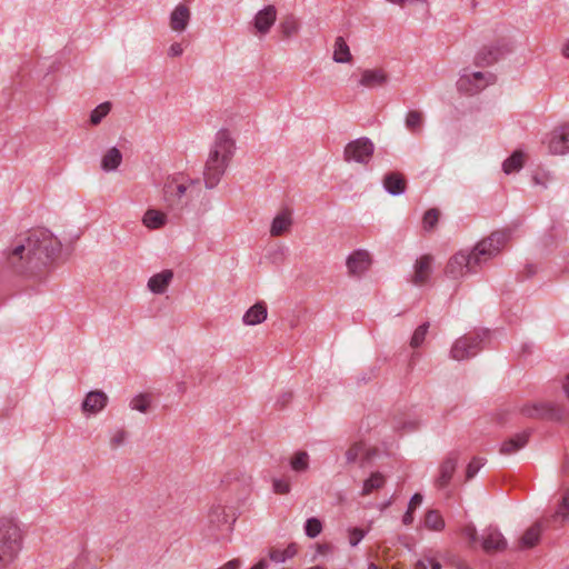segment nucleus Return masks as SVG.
Masks as SVG:
<instances>
[{
	"instance_id": "7c9ffc66",
	"label": "nucleus",
	"mask_w": 569,
	"mask_h": 569,
	"mask_svg": "<svg viewBox=\"0 0 569 569\" xmlns=\"http://www.w3.org/2000/svg\"><path fill=\"white\" fill-rule=\"evenodd\" d=\"M143 224L149 229H159L167 222V214L157 209H148L142 218Z\"/></svg>"
},
{
	"instance_id": "37998d69",
	"label": "nucleus",
	"mask_w": 569,
	"mask_h": 569,
	"mask_svg": "<svg viewBox=\"0 0 569 569\" xmlns=\"http://www.w3.org/2000/svg\"><path fill=\"white\" fill-rule=\"evenodd\" d=\"M439 216H440V212L436 208L427 210L423 214L425 229H427V230L432 229L437 224V222L439 220Z\"/></svg>"
},
{
	"instance_id": "c9c22d12",
	"label": "nucleus",
	"mask_w": 569,
	"mask_h": 569,
	"mask_svg": "<svg viewBox=\"0 0 569 569\" xmlns=\"http://www.w3.org/2000/svg\"><path fill=\"white\" fill-rule=\"evenodd\" d=\"M425 526L428 529L440 531L445 528V520L439 511L431 509L425 516Z\"/></svg>"
},
{
	"instance_id": "0eeeda50",
	"label": "nucleus",
	"mask_w": 569,
	"mask_h": 569,
	"mask_svg": "<svg viewBox=\"0 0 569 569\" xmlns=\"http://www.w3.org/2000/svg\"><path fill=\"white\" fill-rule=\"evenodd\" d=\"M521 413L528 418L553 421L569 427V410L562 405L552 402L525 405Z\"/></svg>"
},
{
	"instance_id": "2eb2a0df",
	"label": "nucleus",
	"mask_w": 569,
	"mask_h": 569,
	"mask_svg": "<svg viewBox=\"0 0 569 569\" xmlns=\"http://www.w3.org/2000/svg\"><path fill=\"white\" fill-rule=\"evenodd\" d=\"M377 448H366L363 442H355L346 452L348 463H353L360 458V467L365 468L378 455Z\"/></svg>"
},
{
	"instance_id": "4be33fe9",
	"label": "nucleus",
	"mask_w": 569,
	"mask_h": 569,
	"mask_svg": "<svg viewBox=\"0 0 569 569\" xmlns=\"http://www.w3.org/2000/svg\"><path fill=\"white\" fill-rule=\"evenodd\" d=\"M382 184L391 196H400L406 191L407 180L402 173L391 171L385 174Z\"/></svg>"
},
{
	"instance_id": "0e129e2a",
	"label": "nucleus",
	"mask_w": 569,
	"mask_h": 569,
	"mask_svg": "<svg viewBox=\"0 0 569 569\" xmlns=\"http://www.w3.org/2000/svg\"><path fill=\"white\" fill-rule=\"evenodd\" d=\"M562 388H563L566 396L569 398V373L566 376Z\"/></svg>"
},
{
	"instance_id": "a19ab883",
	"label": "nucleus",
	"mask_w": 569,
	"mask_h": 569,
	"mask_svg": "<svg viewBox=\"0 0 569 569\" xmlns=\"http://www.w3.org/2000/svg\"><path fill=\"white\" fill-rule=\"evenodd\" d=\"M130 407L133 410L146 413L150 407V397L148 395L140 393L131 400Z\"/></svg>"
},
{
	"instance_id": "393cba45",
	"label": "nucleus",
	"mask_w": 569,
	"mask_h": 569,
	"mask_svg": "<svg viewBox=\"0 0 569 569\" xmlns=\"http://www.w3.org/2000/svg\"><path fill=\"white\" fill-rule=\"evenodd\" d=\"M173 279V271L170 269L162 270L159 273L153 274L148 280V289L156 295H162L167 291L170 282Z\"/></svg>"
},
{
	"instance_id": "e2e57ef3",
	"label": "nucleus",
	"mask_w": 569,
	"mask_h": 569,
	"mask_svg": "<svg viewBox=\"0 0 569 569\" xmlns=\"http://www.w3.org/2000/svg\"><path fill=\"white\" fill-rule=\"evenodd\" d=\"M415 569H428V565H427V562H426V559H423V560H418V561L416 562Z\"/></svg>"
},
{
	"instance_id": "de8ad7c7",
	"label": "nucleus",
	"mask_w": 569,
	"mask_h": 569,
	"mask_svg": "<svg viewBox=\"0 0 569 569\" xmlns=\"http://www.w3.org/2000/svg\"><path fill=\"white\" fill-rule=\"evenodd\" d=\"M292 392L291 391H284L282 392L279 398L276 401V407L280 410L284 409L286 406L292 400Z\"/></svg>"
},
{
	"instance_id": "69168bd1",
	"label": "nucleus",
	"mask_w": 569,
	"mask_h": 569,
	"mask_svg": "<svg viewBox=\"0 0 569 569\" xmlns=\"http://www.w3.org/2000/svg\"><path fill=\"white\" fill-rule=\"evenodd\" d=\"M562 54L569 59V41L567 43H565L563 48H562Z\"/></svg>"
},
{
	"instance_id": "e433bc0d",
	"label": "nucleus",
	"mask_w": 569,
	"mask_h": 569,
	"mask_svg": "<svg viewBox=\"0 0 569 569\" xmlns=\"http://www.w3.org/2000/svg\"><path fill=\"white\" fill-rule=\"evenodd\" d=\"M323 525L322 521L317 517H310L306 520L303 530L307 537L316 538L322 531Z\"/></svg>"
},
{
	"instance_id": "680f3d73",
	"label": "nucleus",
	"mask_w": 569,
	"mask_h": 569,
	"mask_svg": "<svg viewBox=\"0 0 569 569\" xmlns=\"http://www.w3.org/2000/svg\"><path fill=\"white\" fill-rule=\"evenodd\" d=\"M419 357H420V353H419V352H413V353L411 355V358H410V361H409V368H410V369H412V368H413V366H415L416 361L419 359Z\"/></svg>"
},
{
	"instance_id": "aec40b11",
	"label": "nucleus",
	"mask_w": 569,
	"mask_h": 569,
	"mask_svg": "<svg viewBox=\"0 0 569 569\" xmlns=\"http://www.w3.org/2000/svg\"><path fill=\"white\" fill-rule=\"evenodd\" d=\"M433 257L431 254H423L416 260L413 266L412 283L421 286L427 282L428 277L431 272V264Z\"/></svg>"
},
{
	"instance_id": "c03bdc74",
	"label": "nucleus",
	"mask_w": 569,
	"mask_h": 569,
	"mask_svg": "<svg viewBox=\"0 0 569 569\" xmlns=\"http://www.w3.org/2000/svg\"><path fill=\"white\" fill-rule=\"evenodd\" d=\"M462 536L468 540L470 547H475L476 543L480 540L477 529L473 525H468L463 527Z\"/></svg>"
},
{
	"instance_id": "cd10ccee",
	"label": "nucleus",
	"mask_w": 569,
	"mask_h": 569,
	"mask_svg": "<svg viewBox=\"0 0 569 569\" xmlns=\"http://www.w3.org/2000/svg\"><path fill=\"white\" fill-rule=\"evenodd\" d=\"M425 124V113L420 110H410L405 118L406 129L412 134H420Z\"/></svg>"
},
{
	"instance_id": "4c0bfd02",
	"label": "nucleus",
	"mask_w": 569,
	"mask_h": 569,
	"mask_svg": "<svg viewBox=\"0 0 569 569\" xmlns=\"http://www.w3.org/2000/svg\"><path fill=\"white\" fill-rule=\"evenodd\" d=\"M111 102L106 101L96 107L90 113V123L92 126H98L102 119L110 112Z\"/></svg>"
},
{
	"instance_id": "c85d7f7f",
	"label": "nucleus",
	"mask_w": 569,
	"mask_h": 569,
	"mask_svg": "<svg viewBox=\"0 0 569 569\" xmlns=\"http://www.w3.org/2000/svg\"><path fill=\"white\" fill-rule=\"evenodd\" d=\"M386 476L379 471L371 472L370 476L365 479L361 496H369L373 491L381 489L386 485Z\"/></svg>"
},
{
	"instance_id": "6e6d98bb",
	"label": "nucleus",
	"mask_w": 569,
	"mask_h": 569,
	"mask_svg": "<svg viewBox=\"0 0 569 569\" xmlns=\"http://www.w3.org/2000/svg\"><path fill=\"white\" fill-rule=\"evenodd\" d=\"M415 510L412 509H407V511L405 512L403 517H402V522L403 525L406 526H409L413 522V519H415Z\"/></svg>"
},
{
	"instance_id": "774afa93",
	"label": "nucleus",
	"mask_w": 569,
	"mask_h": 569,
	"mask_svg": "<svg viewBox=\"0 0 569 569\" xmlns=\"http://www.w3.org/2000/svg\"><path fill=\"white\" fill-rule=\"evenodd\" d=\"M368 569H382V568H380L379 566H377L373 562H370L369 566H368Z\"/></svg>"
},
{
	"instance_id": "ea45409f",
	"label": "nucleus",
	"mask_w": 569,
	"mask_h": 569,
	"mask_svg": "<svg viewBox=\"0 0 569 569\" xmlns=\"http://www.w3.org/2000/svg\"><path fill=\"white\" fill-rule=\"evenodd\" d=\"M280 29L284 38H290L298 32L299 23L295 17L289 16L281 21Z\"/></svg>"
},
{
	"instance_id": "39448f33",
	"label": "nucleus",
	"mask_w": 569,
	"mask_h": 569,
	"mask_svg": "<svg viewBox=\"0 0 569 569\" xmlns=\"http://www.w3.org/2000/svg\"><path fill=\"white\" fill-rule=\"evenodd\" d=\"M21 531L10 519H0V569L6 568L21 549Z\"/></svg>"
},
{
	"instance_id": "5fc2aeb1",
	"label": "nucleus",
	"mask_w": 569,
	"mask_h": 569,
	"mask_svg": "<svg viewBox=\"0 0 569 569\" xmlns=\"http://www.w3.org/2000/svg\"><path fill=\"white\" fill-rule=\"evenodd\" d=\"M543 243L546 247H551L557 243V233L555 230H551L550 232H548V234H546V237L543 238Z\"/></svg>"
},
{
	"instance_id": "052dcab7",
	"label": "nucleus",
	"mask_w": 569,
	"mask_h": 569,
	"mask_svg": "<svg viewBox=\"0 0 569 569\" xmlns=\"http://www.w3.org/2000/svg\"><path fill=\"white\" fill-rule=\"evenodd\" d=\"M267 567H268V561L266 559H260L250 569H266Z\"/></svg>"
},
{
	"instance_id": "a18cd8bd",
	"label": "nucleus",
	"mask_w": 569,
	"mask_h": 569,
	"mask_svg": "<svg viewBox=\"0 0 569 569\" xmlns=\"http://www.w3.org/2000/svg\"><path fill=\"white\" fill-rule=\"evenodd\" d=\"M349 532V542L352 547H356L360 543V541L365 538L367 531L359 527H352L348 530Z\"/></svg>"
},
{
	"instance_id": "7ed1b4c3",
	"label": "nucleus",
	"mask_w": 569,
	"mask_h": 569,
	"mask_svg": "<svg viewBox=\"0 0 569 569\" xmlns=\"http://www.w3.org/2000/svg\"><path fill=\"white\" fill-rule=\"evenodd\" d=\"M233 150L234 141L229 131L224 129L218 131L203 170L204 183L208 189H212L219 183L233 156Z\"/></svg>"
},
{
	"instance_id": "49530a36",
	"label": "nucleus",
	"mask_w": 569,
	"mask_h": 569,
	"mask_svg": "<svg viewBox=\"0 0 569 569\" xmlns=\"http://www.w3.org/2000/svg\"><path fill=\"white\" fill-rule=\"evenodd\" d=\"M272 488L276 493L286 495L289 493L291 485L288 479H273Z\"/></svg>"
},
{
	"instance_id": "9b49d317",
	"label": "nucleus",
	"mask_w": 569,
	"mask_h": 569,
	"mask_svg": "<svg viewBox=\"0 0 569 569\" xmlns=\"http://www.w3.org/2000/svg\"><path fill=\"white\" fill-rule=\"evenodd\" d=\"M495 76L490 72H471L462 74L457 81V88L461 92L473 94L489 83L493 82Z\"/></svg>"
},
{
	"instance_id": "f257e3e1",
	"label": "nucleus",
	"mask_w": 569,
	"mask_h": 569,
	"mask_svg": "<svg viewBox=\"0 0 569 569\" xmlns=\"http://www.w3.org/2000/svg\"><path fill=\"white\" fill-rule=\"evenodd\" d=\"M61 242L49 230H34L17 241L8 254L9 266L32 283H42L49 264L59 254Z\"/></svg>"
},
{
	"instance_id": "58836bf2",
	"label": "nucleus",
	"mask_w": 569,
	"mask_h": 569,
	"mask_svg": "<svg viewBox=\"0 0 569 569\" xmlns=\"http://www.w3.org/2000/svg\"><path fill=\"white\" fill-rule=\"evenodd\" d=\"M430 322H422L413 332L411 340H410V347L413 349L419 348L428 333Z\"/></svg>"
},
{
	"instance_id": "b1692460",
	"label": "nucleus",
	"mask_w": 569,
	"mask_h": 569,
	"mask_svg": "<svg viewBox=\"0 0 569 569\" xmlns=\"http://www.w3.org/2000/svg\"><path fill=\"white\" fill-rule=\"evenodd\" d=\"M530 436L531 430H526L507 438L500 446V453L511 455L519 451L528 443Z\"/></svg>"
},
{
	"instance_id": "dca6fc26",
	"label": "nucleus",
	"mask_w": 569,
	"mask_h": 569,
	"mask_svg": "<svg viewBox=\"0 0 569 569\" xmlns=\"http://www.w3.org/2000/svg\"><path fill=\"white\" fill-rule=\"evenodd\" d=\"M370 263V254L362 249L353 251L346 261L348 273L352 277H360L368 270Z\"/></svg>"
},
{
	"instance_id": "6e6552de",
	"label": "nucleus",
	"mask_w": 569,
	"mask_h": 569,
	"mask_svg": "<svg viewBox=\"0 0 569 569\" xmlns=\"http://www.w3.org/2000/svg\"><path fill=\"white\" fill-rule=\"evenodd\" d=\"M231 513L226 512V507L213 505L208 515L210 536L216 540L227 537L232 531V526L237 519L236 506H228Z\"/></svg>"
},
{
	"instance_id": "423d86ee",
	"label": "nucleus",
	"mask_w": 569,
	"mask_h": 569,
	"mask_svg": "<svg viewBox=\"0 0 569 569\" xmlns=\"http://www.w3.org/2000/svg\"><path fill=\"white\" fill-rule=\"evenodd\" d=\"M489 336L490 331L488 329H480L463 335L453 342L450 357L457 361L468 360L475 357L483 349V343Z\"/></svg>"
},
{
	"instance_id": "a211bd4d",
	"label": "nucleus",
	"mask_w": 569,
	"mask_h": 569,
	"mask_svg": "<svg viewBox=\"0 0 569 569\" xmlns=\"http://www.w3.org/2000/svg\"><path fill=\"white\" fill-rule=\"evenodd\" d=\"M108 403L107 395L101 390H93L84 397L81 409L84 413H97L101 411Z\"/></svg>"
},
{
	"instance_id": "8fccbe9b",
	"label": "nucleus",
	"mask_w": 569,
	"mask_h": 569,
	"mask_svg": "<svg viewBox=\"0 0 569 569\" xmlns=\"http://www.w3.org/2000/svg\"><path fill=\"white\" fill-rule=\"evenodd\" d=\"M561 508L565 509V512H561V515L557 512L555 515V518L561 516L562 521H566L569 519V495L563 496L561 501Z\"/></svg>"
},
{
	"instance_id": "412c9836",
	"label": "nucleus",
	"mask_w": 569,
	"mask_h": 569,
	"mask_svg": "<svg viewBox=\"0 0 569 569\" xmlns=\"http://www.w3.org/2000/svg\"><path fill=\"white\" fill-rule=\"evenodd\" d=\"M190 18H191L190 9L186 4L180 3L170 13V22H169L170 28L174 32H179V33L183 32L189 24Z\"/></svg>"
},
{
	"instance_id": "2f4dec72",
	"label": "nucleus",
	"mask_w": 569,
	"mask_h": 569,
	"mask_svg": "<svg viewBox=\"0 0 569 569\" xmlns=\"http://www.w3.org/2000/svg\"><path fill=\"white\" fill-rule=\"evenodd\" d=\"M122 161V153L116 147L110 148L101 159L102 170L109 172L116 170Z\"/></svg>"
},
{
	"instance_id": "bb28decb",
	"label": "nucleus",
	"mask_w": 569,
	"mask_h": 569,
	"mask_svg": "<svg viewBox=\"0 0 569 569\" xmlns=\"http://www.w3.org/2000/svg\"><path fill=\"white\" fill-rule=\"evenodd\" d=\"M543 529V522L537 521L529 527L519 539V547L521 549L533 548L540 540V536Z\"/></svg>"
},
{
	"instance_id": "473e14b6",
	"label": "nucleus",
	"mask_w": 569,
	"mask_h": 569,
	"mask_svg": "<svg viewBox=\"0 0 569 569\" xmlns=\"http://www.w3.org/2000/svg\"><path fill=\"white\" fill-rule=\"evenodd\" d=\"M523 153L521 151H515L508 157L503 163L502 169L507 174L519 171L523 167Z\"/></svg>"
},
{
	"instance_id": "603ef678",
	"label": "nucleus",
	"mask_w": 569,
	"mask_h": 569,
	"mask_svg": "<svg viewBox=\"0 0 569 569\" xmlns=\"http://www.w3.org/2000/svg\"><path fill=\"white\" fill-rule=\"evenodd\" d=\"M422 500H423L422 495H421V493H419V492H416V493H415V495H412V497L410 498V501H409L408 508H409V509L415 510L417 507H419V506L422 503Z\"/></svg>"
},
{
	"instance_id": "3c124183",
	"label": "nucleus",
	"mask_w": 569,
	"mask_h": 569,
	"mask_svg": "<svg viewBox=\"0 0 569 569\" xmlns=\"http://www.w3.org/2000/svg\"><path fill=\"white\" fill-rule=\"evenodd\" d=\"M126 431L124 430H119L112 438H111V446L112 447H118L120 445L123 443L124 439H126Z\"/></svg>"
},
{
	"instance_id": "a878e982",
	"label": "nucleus",
	"mask_w": 569,
	"mask_h": 569,
	"mask_svg": "<svg viewBox=\"0 0 569 569\" xmlns=\"http://www.w3.org/2000/svg\"><path fill=\"white\" fill-rule=\"evenodd\" d=\"M292 226L291 211L286 209L280 211L272 220L270 233L272 237H279L290 230Z\"/></svg>"
},
{
	"instance_id": "6ab92c4d",
	"label": "nucleus",
	"mask_w": 569,
	"mask_h": 569,
	"mask_svg": "<svg viewBox=\"0 0 569 569\" xmlns=\"http://www.w3.org/2000/svg\"><path fill=\"white\" fill-rule=\"evenodd\" d=\"M389 76L383 69H366L361 73L359 83L366 88L383 87L388 83Z\"/></svg>"
},
{
	"instance_id": "13d9d810",
	"label": "nucleus",
	"mask_w": 569,
	"mask_h": 569,
	"mask_svg": "<svg viewBox=\"0 0 569 569\" xmlns=\"http://www.w3.org/2000/svg\"><path fill=\"white\" fill-rule=\"evenodd\" d=\"M297 551L298 549L296 543H290L286 549H283L287 559L292 558L297 553Z\"/></svg>"
},
{
	"instance_id": "20e7f679",
	"label": "nucleus",
	"mask_w": 569,
	"mask_h": 569,
	"mask_svg": "<svg viewBox=\"0 0 569 569\" xmlns=\"http://www.w3.org/2000/svg\"><path fill=\"white\" fill-rule=\"evenodd\" d=\"M194 183H198V180L186 179L182 174L168 177L162 187V200L166 208L177 216L180 214L188 203V190Z\"/></svg>"
},
{
	"instance_id": "5701e85b",
	"label": "nucleus",
	"mask_w": 569,
	"mask_h": 569,
	"mask_svg": "<svg viewBox=\"0 0 569 569\" xmlns=\"http://www.w3.org/2000/svg\"><path fill=\"white\" fill-rule=\"evenodd\" d=\"M277 19V10L273 6H267L262 10L258 11L253 24L258 32L264 34L273 26Z\"/></svg>"
},
{
	"instance_id": "09e8293b",
	"label": "nucleus",
	"mask_w": 569,
	"mask_h": 569,
	"mask_svg": "<svg viewBox=\"0 0 569 569\" xmlns=\"http://www.w3.org/2000/svg\"><path fill=\"white\" fill-rule=\"evenodd\" d=\"M269 558L276 562H283L287 560V557H286L283 550L273 549V548L269 551Z\"/></svg>"
},
{
	"instance_id": "9d476101",
	"label": "nucleus",
	"mask_w": 569,
	"mask_h": 569,
	"mask_svg": "<svg viewBox=\"0 0 569 569\" xmlns=\"http://www.w3.org/2000/svg\"><path fill=\"white\" fill-rule=\"evenodd\" d=\"M373 151V142L369 138L362 137L353 141H350L345 147L343 156L345 160L348 162L356 161L358 163L366 164L372 158Z\"/></svg>"
},
{
	"instance_id": "864d4df0",
	"label": "nucleus",
	"mask_w": 569,
	"mask_h": 569,
	"mask_svg": "<svg viewBox=\"0 0 569 569\" xmlns=\"http://www.w3.org/2000/svg\"><path fill=\"white\" fill-rule=\"evenodd\" d=\"M182 52H183V48H182L181 43H179V42L172 43L168 50V54L170 57H179L182 54Z\"/></svg>"
},
{
	"instance_id": "bf43d9fd",
	"label": "nucleus",
	"mask_w": 569,
	"mask_h": 569,
	"mask_svg": "<svg viewBox=\"0 0 569 569\" xmlns=\"http://www.w3.org/2000/svg\"><path fill=\"white\" fill-rule=\"evenodd\" d=\"M426 562L428 565V568L430 567V569H441L442 568L441 563L433 558H427Z\"/></svg>"
},
{
	"instance_id": "79ce46f5",
	"label": "nucleus",
	"mask_w": 569,
	"mask_h": 569,
	"mask_svg": "<svg viewBox=\"0 0 569 569\" xmlns=\"http://www.w3.org/2000/svg\"><path fill=\"white\" fill-rule=\"evenodd\" d=\"M486 459L480 457H473L471 461L468 463L466 469V479L470 480L472 479L480 468L485 465Z\"/></svg>"
},
{
	"instance_id": "4468645a",
	"label": "nucleus",
	"mask_w": 569,
	"mask_h": 569,
	"mask_svg": "<svg viewBox=\"0 0 569 569\" xmlns=\"http://www.w3.org/2000/svg\"><path fill=\"white\" fill-rule=\"evenodd\" d=\"M459 459V451L453 450L448 453L447 458L439 467V476L436 479V485L440 489H445L450 483L452 476L456 471Z\"/></svg>"
},
{
	"instance_id": "4d7b16f0",
	"label": "nucleus",
	"mask_w": 569,
	"mask_h": 569,
	"mask_svg": "<svg viewBox=\"0 0 569 569\" xmlns=\"http://www.w3.org/2000/svg\"><path fill=\"white\" fill-rule=\"evenodd\" d=\"M271 260L273 263H278L283 259V248L277 249L271 256Z\"/></svg>"
},
{
	"instance_id": "ddd939ff",
	"label": "nucleus",
	"mask_w": 569,
	"mask_h": 569,
	"mask_svg": "<svg viewBox=\"0 0 569 569\" xmlns=\"http://www.w3.org/2000/svg\"><path fill=\"white\" fill-rule=\"evenodd\" d=\"M547 143L552 154L569 152V123L555 128L548 136Z\"/></svg>"
},
{
	"instance_id": "f704fd0d",
	"label": "nucleus",
	"mask_w": 569,
	"mask_h": 569,
	"mask_svg": "<svg viewBox=\"0 0 569 569\" xmlns=\"http://www.w3.org/2000/svg\"><path fill=\"white\" fill-rule=\"evenodd\" d=\"M268 316L267 305L259 301L250 307L242 317V320H266Z\"/></svg>"
},
{
	"instance_id": "f03ea898",
	"label": "nucleus",
	"mask_w": 569,
	"mask_h": 569,
	"mask_svg": "<svg viewBox=\"0 0 569 569\" xmlns=\"http://www.w3.org/2000/svg\"><path fill=\"white\" fill-rule=\"evenodd\" d=\"M509 237L510 230L493 231L488 238L478 242L471 252L460 251L452 256L448 261L446 273L452 279H458L467 272H477L478 267L500 252Z\"/></svg>"
},
{
	"instance_id": "72a5a7b5",
	"label": "nucleus",
	"mask_w": 569,
	"mask_h": 569,
	"mask_svg": "<svg viewBox=\"0 0 569 569\" xmlns=\"http://www.w3.org/2000/svg\"><path fill=\"white\" fill-rule=\"evenodd\" d=\"M290 468L296 472H305L309 469V455L305 450L297 451L290 458Z\"/></svg>"
},
{
	"instance_id": "c756f323",
	"label": "nucleus",
	"mask_w": 569,
	"mask_h": 569,
	"mask_svg": "<svg viewBox=\"0 0 569 569\" xmlns=\"http://www.w3.org/2000/svg\"><path fill=\"white\" fill-rule=\"evenodd\" d=\"M332 59L337 63H348L352 61L350 48L342 37L336 38Z\"/></svg>"
},
{
	"instance_id": "f8f14e48",
	"label": "nucleus",
	"mask_w": 569,
	"mask_h": 569,
	"mask_svg": "<svg viewBox=\"0 0 569 569\" xmlns=\"http://www.w3.org/2000/svg\"><path fill=\"white\" fill-rule=\"evenodd\" d=\"M508 542L496 527H488L481 536V548L488 555L505 551Z\"/></svg>"
},
{
	"instance_id": "f3484780",
	"label": "nucleus",
	"mask_w": 569,
	"mask_h": 569,
	"mask_svg": "<svg viewBox=\"0 0 569 569\" xmlns=\"http://www.w3.org/2000/svg\"><path fill=\"white\" fill-rule=\"evenodd\" d=\"M508 51L505 44L486 46L477 53L475 62L478 67H487L497 62Z\"/></svg>"
},
{
	"instance_id": "1a4fd4ad",
	"label": "nucleus",
	"mask_w": 569,
	"mask_h": 569,
	"mask_svg": "<svg viewBox=\"0 0 569 569\" xmlns=\"http://www.w3.org/2000/svg\"><path fill=\"white\" fill-rule=\"evenodd\" d=\"M222 482L227 485L228 492L234 495V498L228 500L230 506H234L233 503H236V508H239L247 502L251 495V477L242 475L241 478H239L228 473Z\"/></svg>"
},
{
	"instance_id": "338daca9",
	"label": "nucleus",
	"mask_w": 569,
	"mask_h": 569,
	"mask_svg": "<svg viewBox=\"0 0 569 569\" xmlns=\"http://www.w3.org/2000/svg\"><path fill=\"white\" fill-rule=\"evenodd\" d=\"M392 502H393L392 498H390L389 500L385 501L381 505V510H386L387 508H389L392 505Z\"/></svg>"
}]
</instances>
